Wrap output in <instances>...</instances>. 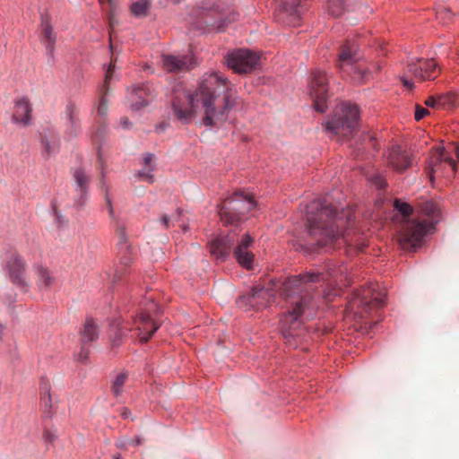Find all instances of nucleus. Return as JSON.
<instances>
[{"instance_id": "de8ad7c7", "label": "nucleus", "mask_w": 459, "mask_h": 459, "mask_svg": "<svg viewBox=\"0 0 459 459\" xmlns=\"http://www.w3.org/2000/svg\"><path fill=\"white\" fill-rule=\"evenodd\" d=\"M402 82L403 83L404 86H406L408 88L413 87L412 82L411 80L407 79L406 77L402 78Z\"/></svg>"}, {"instance_id": "20e7f679", "label": "nucleus", "mask_w": 459, "mask_h": 459, "mask_svg": "<svg viewBox=\"0 0 459 459\" xmlns=\"http://www.w3.org/2000/svg\"><path fill=\"white\" fill-rule=\"evenodd\" d=\"M420 215L406 221L399 231L398 241L403 249L411 251L420 247L427 234L431 233L439 221V208L433 201L419 204Z\"/></svg>"}, {"instance_id": "37998d69", "label": "nucleus", "mask_w": 459, "mask_h": 459, "mask_svg": "<svg viewBox=\"0 0 459 459\" xmlns=\"http://www.w3.org/2000/svg\"><path fill=\"white\" fill-rule=\"evenodd\" d=\"M427 114H429V110L420 105H416L415 107V119L420 121Z\"/></svg>"}, {"instance_id": "9b49d317", "label": "nucleus", "mask_w": 459, "mask_h": 459, "mask_svg": "<svg viewBox=\"0 0 459 459\" xmlns=\"http://www.w3.org/2000/svg\"><path fill=\"white\" fill-rule=\"evenodd\" d=\"M308 91L309 95L313 99L315 109L321 113L325 112L327 108L328 79L324 71L320 69L312 71L308 82Z\"/></svg>"}, {"instance_id": "bb28decb", "label": "nucleus", "mask_w": 459, "mask_h": 459, "mask_svg": "<svg viewBox=\"0 0 459 459\" xmlns=\"http://www.w3.org/2000/svg\"><path fill=\"white\" fill-rule=\"evenodd\" d=\"M270 296L269 290L259 285L255 286L248 296L241 299L247 300L250 306H264L266 298Z\"/></svg>"}, {"instance_id": "09e8293b", "label": "nucleus", "mask_w": 459, "mask_h": 459, "mask_svg": "<svg viewBox=\"0 0 459 459\" xmlns=\"http://www.w3.org/2000/svg\"><path fill=\"white\" fill-rule=\"evenodd\" d=\"M120 124L121 126L124 127V128H128L129 125H130V122L128 120V118L126 117H122L121 120H120Z\"/></svg>"}, {"instance_id": "cd10ccee", "label": "nucleus", "mask_w": 459, "mask_h": 459, "mask_svg": "<svg viewBox=\"0 0 459 459\" xmlns=\"http://www.w3.org/2000/svg\"><path fill=\"white\" fill-rule=\"evenodd\" d=\"M99 337L98 325L92 318H87L81 331L82 343L87 344Z\"/></svg>"}, {"instance_id": "c9c22d12", "label": "nucleus", "mask_w": 459, "mask_h": 459, "mask_svg": "<svg viewBox=\"0 0 459 459\" xmlns=\"http://www.w3.org/2000/svg\"><path fill=\"white\" fill-rule=\"evenodd\" d=\"M42 145H43V155L46 157H49L55 154L59 148V142L56 140H49L47 135H44L42 138Z\"/></svg>"}, {"instance_id": "c03bdc74", "label": "nucleus", "mask_w": 459, "mask_h": 459, "mask_svg": "<svg viewBox=\"0 0 459 459\" xmlns=\"http://www.w3.org/2000/svg\"><path fill=\"white\" fill-rule=\"evenodd\" d=\"M437 18H439V19H442V20H445V19L450 20V18L452 17V12H451V10H450V9H447V8L442 7V8H440V9L437 12Z\"/></svg>"}, {"instance_id": "f704fd0d", "label": "nucleus", "mask_w": 459, "mask_h": 459, "mask_svg": "<svg viewBox=\"0 0 459 459\" xmlns=\"http://www.w3.org/2000/svg\"><path fill=\"white\" fill-rule=\"evenodd\" d=\"M344 1L345 0H328L327 1L328 13L333 17L341 16L345 10Z\"/></svg>"}, {"instance_id": "f03ea898", "label": "nucleus", "mask_w": 459, "mask_h": 459, "mask_svg": "<svg viewBox=\"0 0 459 459\" xmlns=\"http://www.w3.org/2000/svg\"><path fill=\"white\" fill-rule=\"evenodd\" d=\"M343 267L328 268L326 273H308L286 279L281 285L280 294L285 300L286 313L281 319L282 336L285 342L298 348L302 336L299 327L302 316L316 307L314 284L333 281L340 286H348L351 280Z\"/></svg>"}, {"instance_id": "ea45409f", "label": "nucleus", "mask_w": 459, "mask_h": 459, "mask_svg": "<svg viewBox=\"0 0 459 459\" xmlns=\"http://www.w3.org/2000/svg\"><path fill=\"white\" fill-rule=\"evenodd\" d=\"M437 99L438 108H445L453 102V96L449 94L438 95L437 96Z\"/></svg>"}, {"instance_id": "f3484780", "label": "nucleus", "mask_w": 459, "mask_h": 459, "mask_svg": "<svg viewBox=\"0 0 459 459\" xmlns=\"http://www.w3.org/2000/svg\"><path fill=\"white\" fill-rule=\"evenodd\" d=\"M162 67L168 73H184L195 66L193 55H163L161 56Z\"/></svg>"}, {"instance_id": "5701e85b", "label": "nucleus", "mask_w": 459, "mask_h": 459, "mask_svg": "<svg viewBox=\"0 0 459 459\" xmlns=\"http://www.w3.org/2000/svg\"><path fill=\"white\" fill-rule=\"evenodd\" d=\"M31 118V105L28 99L21 98L15 100L13 113V122L21 126H27Z\"/></svg>"}, {"instance_id": "3c124183", "label": "nucleus", "mask_w": 459, "mask_h": 459, "mask_svg": "<svg viewBox=\"0 0 459 459\" xmlns=\"http://www.w3.org/2000/svg\"><path fill=\"white\" fill-rule=\"evenodd\" d=\"M98 162L100 163V166L101 167V169H103V161H102L100 148L98 149Z\"/></svg>"}, {"instance_id": "e433bc0d", "label": "nucleus", "mask_w": 459, "mask_h": 459, "mask_svg": "<svg viewBox=\"0 0 459 459\" xmlns=\"http://www.w3.org/2000/svg\"><path fill=\"white\" fill-rule=\"evenodd\" d=\"M106 3L108 5V25L109 29L112 30L114 27L118 23L117 19L115 18L116 9H117V2L116 0H108Z\"/></svg>"}, {"instance_id": "dca6fc26", "label": "nucleus", "mask_w": 459, "mask_h": 459, "mask_svg": "<svg viewBox=\"0 0 459 459\" xmlns=\"http://www.w3.org/2000/svg\"><path fill=\"white\" fill-rule=\"evenodd\" d=\"M407 72L420 81L434 80L439 74V68L434 59L412 58Z\"/></svg>"}, {"instance_id": "4be33fe9", "label": "nucleus", "mask_w": 459, "mask_h": 459, "mask_svg": "<svg viewBox=\"0 0 459 459\" xmlns=\"http://www.w3.org/2000/svg\"><path fill=\"white\" fill-rule=\"evenodd\" d=\"M389 162L394 169L403 171L411 165L412 155L399 145H394L389 153Z\"/></svg>"}, {"instance_id": "423d86ee", "label": "nucleus", "mask_w": 459, "mask_h": 459, "mask_svg": "<svg viewBox=\"0 0 459 459\" xmlns=\"http://www.w3.org/2000/svg\"><path fill=\"white\" fill-rule=\"evenodd\" d=\"M359 108L355 104L342 102L334 110L333 116L326 122V131L336 136L349 139L358 129Z\"/></svg>"}, {"instance_id": "a18cd8bd", "label": "nucleus", "mask_w": 459, "mask_h": 459, "mask_svg": "<svg viewBox=\"0 0 459 459\" xmlns=\"http://www.w3.org/2000/svg\"><path fill=\"white\" fill-rule=\"evenodd\" d=\"M90 353V350L85 347V344H82L81 348L80 353L78 355V359L81 361H85L88 359Z\"/></svg>"}, {"instance_id": "412c9836", "label": "nucleus", "mask_w": 459, "mask_h": 459, "mask_svg": "<svg viewBox=\"0 0 459 459\" xmlns=\"http://www.w3.org/2000/svg\"><path fill=\"white\" fill-rule=\"evenodd\" d=\"M25 263L19 255L13 254L8 258L6 262V270L11 281L14 284H25Z\"/></svg>"}, {"instance_id": "4c0bfd02", "label": "nucleus", "mask_w": 459, "mask_h": 459, "mask_svg": "<svg viewBox=\"0 0 459 459\" xmlns=\"http://www.w3.org/2000/svg\"><path fill=\"white\" fill-rule=\"evenodd\" d=\"M181 212L182 211L181 210H178L177 212L171 216L169 215H167V214H162L160 216V224L165 228V229H169L170 226L173 225V221H178L180 215H181Z\"/></svg>"}, {"instance_id": "f8f14e48", "label": "nucleus", "mask_w": 459, "mask_h": 459, "mask_svg": "<svg viewBox=\"0 0 459 459\" xmlns=\"http://www.w3.org/2000/svg\"><path fill=\"white\" fill-rule=\"evenodd\" d=\"M116 236L117 238V257L119 264L117 266L114 278L119 280L126 273V268L130 265L133 255L131 246L127 242L126 228L123 224L117 222Z\"/></svg>"}, {"instance_id": "7c9ffc66", "label": "nucleus", "mask_w": 459, "mask_h": 459, "mask_svg": "<svg viewBox=\"0 0 459 459\" xmlns=\"http://www.w3.org/2000/svg\"><path fill=\"white\" fill-rule=\"evenodd\" d=\"M154 155L152 153L145 154L143 160L146 169H143L138 173L141 180L150 184L153 183V176L151 174V171L153 169L152 163L154 161Z\"/></svg>"}, {"instance_id": "aec40b11", "label": "nucleus", "mask_w": 459, "mask_h": 459, "mask_svg": "<svg viewBox=\"0 0 459 459\" xmlns=\"http://www.w3.org/2000/svg\"><path fill=\"white\" fill-rule=\"evenodd\" d=\"M39 39L45 46L48 54L53 56L56 42V33L51 24V18L48 13L41 14Z\"/></svg>"}, {"instance_id": "c85d7f7f", "label": "nucleus", "mask_w": 459, "mask_h": 459, "mask_svg": "<svg viewBox=\"0 0 459 459\" xmlns=\"http://www.w3.org/2000/svg\"><path fill=\"white\" fill-rule=\"evenodd\" d=\"M348 74L351 76L352 80L355 82L364 83L371 77V71L357 62L353 68H350V74Z\"/></svg>"}, {"instance_id": "8fccbe9b", "label": "nucleus", "mask_w": 459, "mask_h": 459, "mask_svg": "<svg viewBox=\"0 0 459 459\" xmlns=\"http://www.w3.org/2000/svg\"><path fill=\"white\" fill-rule=\"evenodd\" d=\"M141 443H142V440H141V438H140L139 437H136L134 439H132V440L130 441V444H131V445H136V446H138V445H141Z\"/></svg>"}, {"instance_id": "72a5a7b5", "label": "nucleus", "mask_w": 459, "mask_h": 459, "mask_svg": "<svg viewBox=\"0 0 459 459\" xmlns=\"http://www.w3.org/2000/svg\"><path fill=\"white\" fill-rule=\"evenodd\" d=\"M127 377L126 373L122 372L117 374L115 377L111 385V391L116 397L120 396L123 393V387L127 380Z\"/></svg>"}, {"instance_id": "5fc2aeb1", "label": "nucleus", "mask_w": 459, "mask_h": 459, "mask_svg": "<svg viewBox=\"0 0 459 459\" xmlns=\"http://www.w3.org/2000/svg\"><path fill=\"white\" fill-rule=\"evenodd\" d=\"M46 438H48L49 441H52V440H53V438H54V437H53V435H52V434H50V433H47V434H46Z\"/></svg>"}, {"instance_id": "a211bd4d", "label": "nucleus", "mask_w": 459, "mask_h": 459, "mask_svg": "<svg viewBox=\"0 0 459 459\" xmlns=\"http://www.w3.org/2000/svg\"><path fill=\"white\" fill-rule=\"evenodd\" d=\"M109 47H110L111 51H113L112 35L111 34L109 35ZM115 61H116V58L114 56V52H112L111 62L107 69V72L105 74V79H104L101 88L100 89V93H99V104L97 107V112L100 117H105L108 113V95L109 90H110V88H109L110 81L114 74Z\"/></svg>"}, {"instance_id": "4468645a", "label": "nucleus", "mask_w": 459, "mask_h": 459, "mask_svg": "<svg viewBox=\"0 0 459 459\" xmlns=\"http://www.w3.org/2000/svg\"><path fill=\"white\" fill-rule=\"evenodd\" d=\"M446 168L455 172L456 160L443 147L433 148L426 168L429 179L432 181L435 175H443Z\"/></svg>"}, {"instance_id": "a878e982", "label": "nucleus", "mask_w": 459, "mask_h": 459, "mask_svg": "<svg viewBox=\"0 0 459 459\" xmlns=\"http://www.w3.org/2000/svg\"><path fill=\"white\" fill-rule=\"evenodd\" d=\"M304 0H282V9L290 17V23L293 26L298 24L303 12L304 6L301 3Z\"/></svg>"}, {"instance_id": "ddd939ff", "label": "nucleus", "mask_w": 459, "mask_h": 459, "mask_svg": "<svg viewBox=\"0 0 459 459\" xmlns=\"http://www.w3.org/2000/svg\"><path fill=\"white\" fill-rule=\"evenodd\" d=\"M259 56L248 49H237L228 54L227 65L235 73L248 74L258 65Z\"/></svg>"}, {"instance_id": "2eb2a0df", "label": "nucleus", "mask_w": 459, "mask_h": 459, "mask_svg": "<svg viewBox=\"0 0 459 459\" xmlns=\"http://www.w3.org/2000/svg\"><path fill=\"white\" fill-rule=\"evenodd\" d=\"M60 119L64 128V134L67 138H75L82 130L79 106L69 100L60 114Z\"/></svg>"}, {"instance_id": "39448f33", "label": "nucleus", "mask_w": 459, "mask_h": 459, "mask_svg": "<svg viewBox=\"0 0 459 459\" xmlns=\"http://www.w3.org/2000/svg\"><path fill=\"white\" fill-rule=\"evenodd\" d=\"M254 238L247 233H241L237 230H230L225 237L214 238L210 243V252L217 259L224 260L233 250L238 263L251 269L254 262V254L249 249L253 246Z\"/></svg>"}, {"instance_id": "6e6552de", "label": "nucleus", "mask_w": 459, "mask_h": 459, "mask_svg": "<svg viewBox=\"0 0 459 459\" xmlns=\"http://www.w3.org/2000/svg\"><path fill=\"white\" fill-rule=\"evenodd\" d=\"M255 206V203L250 195L238 191L231 197L223 201L219 210V215L225 226L238 225L244 220V215Z\"/></svg>"}, {"instance_id": "a19ab883", "label": "nucleus", "mask_w": 459, "mask_h": 459, "mask_svg": "<svg viewBox=\"0 0 459 459\" xmlns=\"http://www.w3.org/2000/svg\"><path fill=\"white\" fill-rule=\"evenodd\" d=\"M100 188L102 191H105V200H106V204L108 207V212H109V215L111 218H115V215H114V211H113V207H112V204H111V200L109 198V196L108 195V186H106V183L103 179L100 180Z\"/></svg>"}, {"instance_id": "473e14b6", "label": "nucleus", "mask_w": 459, "mask_h": 459, "mask_svg": "<svg viewBox=\"0 0 459 459\" xmlns=\"http://www.w3.org/2000/svg\"><path fill=\"white\" fill-rule=\"evenodd\" d=\"M150 8V0H138L130 6L131 13L136 17L147 16Z\"/></svg>"}, {"instance_id": "c756f323", "label": "nucleus", "mask_w": 459, "mask_h": 459, "mask_svg": "<svg viewBox=\"0 0 459 459\" xmlns=\"http://www.w3.org/2000/svg\"><path fill=\"white\" fill-rule=\"evenodd\" d=\"M38 285L40 288L48 289L55 283V278L47 267L39 265L37 267Z\"/></svg>"}, {"instance_id": "58836bf2", "label": "nucleus", "mask_w": 459, "mask_h": 459, "mask_svg": "<svg viewBox=\"0 0 459 459\" xmlns=\"http://www.w3.org/2000/svg\"><path fill=\"white\" fill-rule=\"evenodd\" d=\"M394 206L403 216H409L411 213V207L406 203L395 200Z\"/></svg>"}, {"instance_id": "052dcab7", "label": "nucleus", "mask_w": 459, "mask_h": 459, "mask_svg": "<svg viewBox=\"0 0 459 459\" xmlns=\"http://www.w3.org/2000/svg\"><path fill=\"white\" fill-rule=\"evenodd\" d=\"M182 227H183V230H184V231H185V230H186V226H185V225H184V226H182Z\"/></svg>"}, {"instance_id": "2f4dec72", "label": "nucleus", "mask_w": 459, "mask_h": 459, "mask_svg": "<svg viewBox=\"0 0 459 459\" xmlns=\"http://www.w3.org/2000/svg\"><path fill=\"white\" fill-rule=\"evenodd\" d=\"M40 404L44 412H49L51 409L50 385L48 381H42L40 384Z\"/></svg>"}, {"instance_id": "6e6d98bb", "label": "nucleus", "mask_w": 459, "mask_h": 459, "mask_svg": "<svg viewBox=\"0 0 459 459\" xmlns=\"http://www.w3.org/2000/svg\"><path fill=\"white\" fill-rule=\"evenodd\" d=\"M330 296H331V293H330V292H325V291L324 292V298H325V299H329V298H330Z\"/></svg>"}, {"instance_id": "79ce46f5", "label": "nucleus", "mask_w": 459, "mask_h": 459, "mask_svg": "<svg viewBox=\"0 0 459 459\" xmlns=\"http://www.w3.org/2000/svg\"><path fill=\"white\" fill-rule=\"evenodd\" d=\"M370 181L379 189H383L386 186L385 178L379 174L373 175Z\"/></svg>"}, {"instance_id": "393cba45", "label": "nucleus", "mask_w": 459, "mask_h": 459, "mask_svg": "<svg viewBox=\"0 0 459 459\" xmlns=\"http://www.w3.org/2000/svg\"><path fill=\"white\" fill-rule=\"evenodd\" d=\"M73 178L76 185V191L79 194V199L76 203L78 205L82 206L84 204L88 193L90 178L82 168L74 169Z\"/></svg>"}, {"instance_id": "f257e3e1", "label": "nucleus", "mask_w": 459, "mask_h": 459, "mask_svg": "<svg viewBox=\"0 0 459 459\" xmlns=\"http://www.w3.org/2000/svg\"><path fill=\"white\" fill-rule=\"evenodd\" d=\"M235 86L221 73L204 74L195 93L181 92L172 100L174 114L184 124L189 123L195 108L204 109L203 124L219 126L228 118L229 111L236 105Z\"/></svg>"}, {"instance_id": "0eeeda50", "label": "nucleus", "mask_w": 459, "mask_h": 459, "mask_svg": "<svg viewBox=\"0 0 459 459\" xmlns=\"http://www.w3.org/2000/svg\"><path fill=\"white\" fill-rule=\"evenodd\" d=\"M157 307L156 303L151 301L148 307L142 308L139 314L134 318L131 326H125L118 329L116 336L112 338L113 346H118L121 342L122 335L126 333H132V336L139 338L141 342H146L159 328V325L152 319L151 313Z\"/></svg>"}, {"instance_id": "6ab92c4d", "label": "nucleus", "mask_w": 459, "mask_h": 459, "mask_svg": "<svg viewBox=\"0 0 459 459\" xmlns=\"http://www.w3.org/2000/svg\"><path fill=\"white\" fill-rule=\"evenodd\" d=\"M358 46L355 42L347 40L339 49L337 67L345 74H350V68H353L359 59Z\"/></svg>"}, {"instance_id": "49530a36", "label": "nucleus", "mask_w": 459, "mask_h": 459, "mask_svg": "<svg viewBox=\"0 0 459 459\" xmlns=\"http://www.w3.org/2000/svg\"><path fill=\"white\" fill-rule=\"evenodd\" d=\"M437 97L435 96H429L427 98V100H425V105L427 107H429V108H438V106H437Z\"/></svg>"}, {"instance_id": "4d7b16f0", "label": "nucleus", "mask_w": 459, "mask_h": 459, "mask_svg": "<svg viewBox=\"0 0 459 459\" xmlns=\"http://www.w3.org/2000/svg\"><path fill=\"white\" fill-rule=\"evenodd\" d=\"M454 150L456 152L457 158L459 159V150L456 147H454Z\"/></svg>"}, {"instance_id": "7ed1b4c3", "label": "nucleus", "mask_w": 459, "mask_h": 459, "mask_svg": "<svg viewBox=\"0 0 459 459\" xmlns=\"http://www.w3.org/2000/svg\"><path fill=\"white\" fill-rule=\"evenodd\" d=\"M352 210L350 207L342 209L333 207L327 200H315L307 206V230L319 247L327 246L342 237L345 242L352 243L349 238V231L342 230L352 221Z\"/></svg>"}, {"instance_id": "bf43d9fd", "label": "nucleus", "mask_w": 459, "mask_h": 459, "mask_svg": "<svg viewBox=\"0 0 459 459\" xmlns=\"http://www.w3.org/2000/svg\"><path fill=\"white\" fill-rule=\"evenodd\" d=\"M175 4H178L180 0H172Z\"/></svg>"}, {"instance_id": "13d9d810", "label": "nucleus", "mask_w": 459, "mask_h": 459, "mask_svg": "<svg viewBox=\"0 0 459 459\" xmlns=\"http://www.w3.org/2000/svg\"><path fill=\"white\" fill-rule=\"evenodd\" d=\"M114 459H122L119 454L114 455Z\"/></svg>"}, {"instance_id": "1a4fd4ad", "label": "nucleus", "mask_w": 459, "mask_h": 459, "mask_svg": "<svg viewBox=\"0 0 459 459\" xmlns=\"http://www.w3.org/2000/svg\"><path fill=\"white\" fill-rule=\"evenodd\" d=\"M385 293L378 290L377 283H370L368 288L357 290L350 301V309L361 318H368L374 310L385 306Z\"/></svg>"}, {"instance_id": "9d476101", "label": "nucleus", "mask_w": 459, "mask_h": 459, "mask_svg": "<svg viewBox=\"0 0 459 459\" xmlns=\"http://www.w3.org/2000/svg\"><path fill=\"white\" fill-rule=\"evenodd\" d=\"M238 16V13L233 10H225L217 5L215 8L203 12L199 22L201 27L208 30L223 31L230 23L237 21Z\"/></svg>"}, {"instance_id": "603ef678", "label": "nucleus", "mask_w": 459, "mask_h": 459, "mask_svg": "<svg viewBox=\"0 0 459 459\" xmlns=\"http://www.w3.org/2000/svg\"><path fill=\"white\" fill-rule=\"evenodd\" d=\"M104 132V129L102 128H100L96 133H95V140L98 141L99 137H100V135L103 134Z\"/></svg>"}, {"instance_id": "864d4df0", "label": "nucleus", "mask_w": 459, "mask_h": 459, "mask_svg": "<svg viewBox=\"0 0 459 459\" xmlns=\"http://www.w3.org/2000/svg\"><path fill=\"white\" fill-rule=\"evenodd\" d=\"M130 414H131V411L128 409H124V411L122 412L123 418L126 419L129 417Z\"/></svg>"}, {"instance_id": "b1692460", "label": "nucleus", "mask_w": 459, "mask_h": 459, "mask_svg": "<svg viewBox=\"0 0 459 459\" xmlns=\"http://www.w3.org/2000/svg\"><path fill=\"white\" fill-rule=\"evenodd\" d=\"M152 99V95L146 84L135 86L130 94L131 106L134 109L147 106Z\"/></svg>"}]
</instances>
